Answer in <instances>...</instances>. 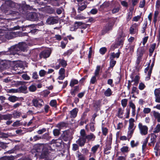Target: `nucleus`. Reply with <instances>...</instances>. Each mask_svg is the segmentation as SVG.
I'll list each match as a JSON object with an SVG mask.
<instances>
[{"instance_id": "obj_61", "label": "nucleus", "mask_w": 160, "mask_h": 160, "mask_svg": "<svg viewBox=\"0 0 160 160\" xmlns=\"http://www.w3.org/2000/svg\"><path fill=\"white\" fill-rule=\"evenodd\" d=\"M78 149L79 147L77 144L74 143L72 144V150L73 151H76Z\"/></svg>"}, {"instance_id": "obj_23", "label": "nucleus", "mask_w": 160, "mask_h": 160, "mask_svg": "<svg viewBox=\"0 0 160 160\" xmlns=\"http://www.w3.org/2000/svg\"><path fill=\"white\" fill-rule=\"evenodd\" d=\"M101 102V100H98L94 103L93 107L96 108V112L98 110V108H100V107Z\"/></svg>"}, {"instance_id": "obj_36", "label": "nucleus", "mask_w": 160, "mask_h": 160, "mask_svg": "<svg viewBox=\"0 0 160 160\" xmlns=\"http://www.w3.org/2000/svg\"><path fill=\"white\" fill-rule=\"evenodd\" d=\"M60 129H55L53 131V135L55 136H58L60 134Z\"/></svg>"}, {"instance_id": "obj_33", "label": "nucleus", "mask_w": 160, "mask_h": 160, "mask_svg": "<svg viewBox=\"0 0 160 160\" xmlns=\"http://www.w3.org/2000/svg\"><path fill=\"white\" fill-rule=\"evenodd\" d=\"M107 51V48L105 47L101 48L99 50V52L102 55H104Z\"/></svg>"}, {"instance_id": "obj_11", "label": "nucleus", "mask_w": 160, "mask_h": 160, "mask_svg": "<svg viewBox=\"0 0 160 160\" xmlns=\"http://www.w3.org/2000/svg\"><path fill=\"white\" fill-rule=\"evenodd\" d=\"M138 24L135 23L132 25L129 29L130 33L133 34L137 33L138 32Z\"/></svg>"}, {"instance_id": "obj_52", "label": "nucleus", "mask_w": 160, "mask_h": 160, "mask_svg": "<svg viewBox=\"0 0 160 160\" xmlns=\"http://www.w3.org/2000/svg\"><path fill=\"white\" fill-rule=\"evenodd\" d=\"M128 100L126 99H124L121 100V104L122 106L124 108L127 105Z\"/></svg>"}, {"instance_id": "obj_43", "label": "nucleus", "mask_w": 160, "mask_h": 160, "mask_svg": "<svg viewBox=\"0 0 160 160\" xmlns=\"http://www.w3.org/2000/svg\"><path fill=\"white\" fill-rule=\"evenodd\" d=\"M61 137L62 139L63 140L65 141H67L68 140V135L64 132L61 135Z\"/></svg>"}, {"instance_id": "obj_27", "label": "nucleus", "mask_w": 160, "mask_h": 160, "mask_svg": "<svg viewBox=\"0 0 160 160\" xmlns=\"http://www.w3.org/2000/svg\"><path fill=\"white\" fill-rule=\"evenodd\" d=\"M12 118H18L21 115V113L18 111H14V112L12 114Z\"/></svg>"}, {"instance_id": "obj_54", "label": "nucleus", "mask_w": 160, "mask_h": 160, "mask_svg": "<svg viewBox=\"0 0 160 160\" xmlns=\"http://www.w3.org/2000/svg\"><path fill=\"white\" fill-rule=\"evenodd\" d=\"M146 87L145 85L142 82L139 83L138 86V88L141 90H143Z\"/></svg>"}, {"instance_id": "obj_55", "label": "nucleus", "mask_w": 160, "mask_h": 160, "mask_svg": "<svg viewBox=\"0 0 160 160\" xmlns=\"http://www.w3.org/2000/svg\"><path fill=\"white\" fill-rule=\"evenodd\" d=\"M120 10L119 7H115L112 10V12L113 14H115L118 12Z\"/></svg>"}, {"instance_id": "obj_15", "label": "nucleus", "mask_w": 160, "mask_h": 160, "mask_svg": "<svg viewBox=\"0 0 160 160\" xmlns=\"http://www.w3.org/2000/svg\"><path fill=\"white\" fill-rule=\"evenodd\" d=\"M124 39L120 35V37L118 38V41L117 42V45H114L113 46H112L111 48H112V47H113L114 48L113 49H114L117 48V46L122 45V46L124 43Z\"/></svg>"}, {"instance_id": "obj_26", "label": "nucleus", "mask_w": 160, "mask_h": 160, "mask_svg": "<svg viewBox=\"0 0 160 160\" xmlns=\"http://www.w3.org/2000/svg\"><path fill=\"white\" fill-rule=\"evenodd\" d=\"M68 123L67 122H61L58 124L57 126L61 129V128L66 127L68 126Z\"/></svg>"}, {"instance_id": "obj_48", "label": "nucleus", "mask_w": 160, "mask_h": 160, "mask_svg": "<svg viewBox=\"0 0 160 160\" xmlns=\"http://www.w3.org/2000/svg\"><path fill=\"white\" fill-rule=\"evenodd\" d=\"M29 89L30 91L33 92L36 90L37 88L35 85H32L29 86Z\"/></svg>"}, {"instance_id": "obj_40", "label": "nucleus", "mask_w": 160, "mask_h": 160, "mask_svg": "<svg viewBox=\"0 0 160 160\" xmlns=\"http://www.w3.org/2000/svg\"><path fill=\"white\" fill-rule=\"evenodd\" d=\"M123 113V111H122V108H118V116L120 118H123L122 115Z\"/></svg>"}, {"instance_id": "obj_47", "label": "nucleus", "mask_w": 160, "mask_h": 160, "mask_svg": "<svg viewBox=\"0 0 160 160\" xmlns=\"http://www.w3.org/2000/svg\"><path fill=\"white\" fill-rule=\"evenodd\" d=\"M142 57L138 56L136 61V64L137 67L139 66L141 62L142 61Z\"/></svg>"}, {"instance_id": "obj_37", "label": "nucleus", "mask_w": 160, "mask_h": 160, "mask_svg": "<svg viewBox=\"0 0 160 160\" xmlns=\"http://www.w3.org/2000/svg\"><path fill=\"white\" fill-rule=\"evenodd\" d=\"M99 147L100 145L99 144H97V145L94 146L92 147L91 148V151L93 152V153H95Z\"/></svg>"}, {"instance_id": "obj_39", "label": "nucleus", "mask_w": 160, "mask_h": 160, "mask_svg": "<svg viewBox=\"0 0 160 160\" xmlns=\"http://www.w3.org/2000/svg\"><path fill=\"white\" fill-rule=\"evenodd\" d=\"M101 66L99 65H98L96 67V68L95 71L94 73V75L96 76H98L99 73V72L100 70Z\"/></svg>"}, {"instance_id": "obj_25", "label": "nucleus", "mask_w": 160, "mask_h": 160, "mask_svg": "<svg viewBox=\"0 0 160 160\" xmlns=\"http://www.w3.org/2000/svg\"><path fill=\"white\" fill-rule=\"evenodd\" d=\"M2 120H10L12 118V114H7L2 115Z\"/></svg>"}, {"instance_id": "obj_58", "label": "nucleus", "mask_w": 160, "mask_h": 160, "mask_svg": "<svg viewBox=\"0 0 160 160\" xmlns=\"http://www.w3.org/2000/svg\"><path fill=\"white\" fill-rule=\"evenodd\" d=\"M78 160H85V157L82 154H78Z\"/></svg>"}, {"instance_id": "obj_30", "label": "nucleus", "mask_w": 160, "mask_h": 160, "mask_svg": "<svg viewBox=\"0 0 160 160\" xmlns=\"http://www.w3.org/2000/svg\"><path fill=\"white\" fill-rule=\"evenodd\" d=\"M112 92L110 88L108 89L104 92V95L107 97H109L112 94Z\"/></svg>"}, {"instance_id": "obj_1", "label": "nucleus", "mask_w": 160, "mask_h": 160, "mask_svg": "<svg viewBox=\"0 0 160 160\" xmlns=\"http://www.w3.org/2000/svg\"><path fill=\"white\" fill-rule=\"evenodd\" d=\"M34 26V25L33 24H30L27 25L26 26L23 25L21 28H22V31H27V29H28V32H25V33H22L21 32L20 35L21 36H25L27 35L28 33L31 32L32 33H35L37 30V29H31V28H32Z\"/></svg>"}, {"instance_id": "obj_16", "label": "nucleus", "mask_w": 160, "mask_h": 160, "mask_svg": "<svg viewBox=\"0 0 160 160\" xmlns=\"http://www.w3.org/2000/svg\"><path fill=\"white\" fill-rule=\"evenodd\" d=\"M157 137V136L154 133H152L151 134V142L148 144V145L149 146H151V144H152L154 146L156 142V138Z\"/></svg>"}, {"instance_id": "obj_22", "label": "nucleus", "mask_w": 160, "mask_h": 160, "mask_svg": "<svg viewBox=\"0 0 160 160\" xmlns=\"http://www.w3.org/2000/svg\"><path fill=\"white\" fill-rule=\"evenodd\" d=\"M78 109L75 108L71 111V118H75L77 116Z\"/></svg>"}, {"instance_id": "obj_45", "label": "nucleus", "mask_w": 160, "mask_h": 160, "mask_svg": "<svg viewBox=\"0 0 160 160\" xmlns=\"http://www.w3.org/2000/svg\"><path fill=\"white\" fill-rule=\"evenodd\" d=\"M102 130L103 135L105 136H106L108 133V129L106 127H102Z\"/></svg>"}, {"instance_id": "obj_6", "label": "nucleus", "mask_w": 160, "mask_h": 160, "mask_svg": "<svg viewBox=\"0 0 160 160\" xmlns=\"http://www.w3.org/2000/svg\"><path fill=\"white\" fill-rule=\"evenodd\" d=\"M140 133L142 135H146L148 133V128L146 126H143L141 123L138 125Z\"/></svg>"}, {"instance_id": "obj_21", "label": "nucleus", "mask_w": 160, "mask_h": 160, "mask_svg": "<svg viewBox=\"0 0 160 160\" xmlns=\"http://www.w3.org/2000/svg\"><path fill=\"white\" fill-rule=\"evenodd\" d=\"M149 138V136L147 137L143 142V144L142 146V152H144V149L146 148Z\"/></svg>"}, {"instance_id": "obj_18", "label": "nucleus", "mask_w": 160, "mask_h": 160, "mask_svg": "<svg viewBox=\"0 0 160 160\" xmlns=\"http://www.w3.org/2000/svg\"><path fill=\"white\" fill-rule=\"evenodd\" d=\"M96 138L95 136L92 133L86 135L85 137L86 139H87L88 141H93Z\"/></svg>"}, {"instance_id": "obj_20", "label": "nucleus", "mask_w": 160, "mask_h": 160, "mask_svg": "<svg viewBox=\"0 0 160 160\" xmlns=\"http://www.w3.org/2000/svg\"><path fill=\"white\" fill-rule=\"evenodd\" d=\"M75 25H77V26H81V28L85 29L88 27L87 24L81 22H76L75 23Z\"/></svg>"}, {"instance_id": "obj_35", "label": "nucleus", "mask_w": 160, "mask_h": 160, "mask_svg": "<svg viewBox=\"0 0 160 160\" xmlns=\"http://www.w3.org/2000/svg\"><path fill=\"white\" fill-rule=\"evenodd\" d=\"M122 153L128 152L129 151V147L128 146H123L120 149Z\"/></svg>"}, {"instance_id": "obj_64", "label": "nucleus", "mask_w": 160, "mask_h": 160, "mask_svg": "<svg viewBox=\"0 0 160 160\" xmlns=\"http://www.w3.org/2000/svg\"><path fill=\"white\" fill-rule=\"evenodd\" d=\"M132 17V13L129 12L128 13V15L127 17V21H129Z\"/></svg>"}, {"instance_id": "obj_63", "label": "nucleus", "mask_w": 160, "mask_h": 160, "mask_svg": "<svg viewBox=\"0 0 160 160\" xmlns=\"http://www.w3.org/2000/svg\"><path fill=\"white\" fill-rule=\"evenodd\" d=\"M73 51L72 49H69L68 50L67 52H65L64 53V56H69L70 55Z\"/></svg>"}, {"instance_id": "obj_46", "label": "nucleus", "mask_w": 160, "mask_h": 160, "mask_svg": "<svg viewBox=\"0 0 160 160\" xmlns=\"http://www.w3.org/2000/svg\"><path fill=\"white\" fill-rule=\"evenodd\" d=\"M0 151L2 149H6L8 147L7 144L3 142H0Z\"/></svg>"}, {"instance_id": "obj_42", "label": "nucleus", "mask_w": 160, "mask_h": 160, "mask_svg": "<svg viewBox=\"0 0 160 160\" xmlns=\"http://www.w3.org/2000/svg\"><path fill=\"white\" fill-rule=\"evenodd\" d=\"M95 123V122H92L90 123V129L92 132L94 131L95 130V128L94 125Z\"/></svg>"}, {"instance_id": "obj_50", "label": "nucleus", "mask_w": 160, "mask_h": 160, "mask_svg": "<svg viewBox=\"0 0 160 160\" xmlns=\"http://www.w3.org/2000/svg\"><path fill=\"white\" fill-rule=\"evenodd\" d=\"M160 131V124H158L156 126V128H154L153 131V132L154 133H157Z\"/></svg>"}, {"instance_id": "obj_13", "label": "nucleus", "mask_w": 160, "mask_h": 160, "mask_svg": "<svg viewBox=\"0 0 160 160\" xmlns=\"http://www.w3.org/2000/svg\"><path fill=\"white\" fill-rule=\"evenodd\" d=\"M11 8L6 7L4 9H2V10L4 12L6 15H12L15 14V11L12 10Z\"/></svg>"}, {"instance_id": "obj_10", "label": "nucleus", "mask_w": 160, "mask_h": 160, "mask_svg": "<svg viewBox=\"0 0 160 160\" xmlns=\"http://www.w3.org/2000/svg\"><path fill=\"white\" fill-rule=\"evenodd\" d=\"M18 51H21L25 52L27 51L26 46L22 42H19L17 44Z\"/></svg>"}, {"instance_id": "obj_32", "label": "nucleus", "mask_w": 160, "mask_h": 160, "mask_svg": "<svg viewBox=\"0 0 160 160\" xmlns=\"http://www.w3.org/2000/svg\"><path fill=\"white\" fill-rule=\"evenodd\" d=\"M78 13H80L81 12L83 11L87 7V5H83L81 6H79L78 5Z\"/></svg>"}, {"instance_id": "obj_59", "label": "nucleus", "mask_w": 160, "mask_h": 160, "mask_svg": "<svg viewBox=\"0 0 160 160\" xmlns=\"http://www.w3.org/2000/svg\"><path fill=\"white\" fill-rule=\"evenodd\" d=\"M80 135L81 136V137L85 138L86 135L85 131L84 129H82L81 130L80 132Z\"/></svg>"}, {"instance_id": "obj_7", "label": "nucleus", "mask_w": 160, "mask_h": 160, "mask_svg": "<svg viewBox=\"0 0 160 160\" xmlns=\"http://www.w3.org/2000/svg\"><path fill=\"white\" fill-rule=\"evenodd\" d=\"M7 52H8V55H14L17 54L16 52H18V49L17 44L9 48Z\"/></svg>"}, {"instance_id": "obj_53", "label": "nucleus", "mask_w": 160, "mask_h": 160, "mask_svg": "<svg viewBox=\"0 0 160 160\" xmlns=\"http://www.w3.org/2000/svg\"><path fill=\"white\" fill-rule=\"evenodd\" d=\"M57 104V101L56 100H51L50 102V105L52 107H55Z\"/></svg>"}, {"instance_id": "obj_60", "label": "nucleus", "mask_w": 160, "mask_h": 160, "mask_svg": "<svg viewBox=\"0 0 160 160\" xmlns=\"http://www.w3.org/2000/svg\"><path fill=\"white\" fill-rule=\"evenodd\" d=\"M145 0H142L139 3V7L142 8L145 6Z\"/></svg>"}, {"instance_id": "obj_14", "label": "nucleus", "mask_w": 160, "mask_h": 160, "mask_svg": "<svg viewBox=\"0 0 160 160\" xmlns=\"http://www.w3.org/2000/svg\"><path fill=\"white\" fill-rule=\"evenodd\" d=\"M86 142V139L85 138L79 137L76 142L80 147L83 146Z\"/></svg>"}, {"instance_id": "obj_12", "label": "nucleus", "mask_w": 160, "mask_h": 160, "mask_svg": "<svg viewBox=\"0 0 160 160\" xmlns=\"http://www.w3.org/2000/svg\"><path fill=\"white\" fill-rule=\"evenodd\" d=\"M16 3L12 1L11 0H8L6 1L5 2V5H4V8L6 7L13 8H15Z\"/></svg>"}, {"instance_id": "obj_44", "label": "nucleus", "mask_w": 160, "mask_h": 160, "mask_svg": "<svg viewBox=\"0 0 160 160\" xmlns=\"http://www.w3.org/2000/svg\"><path fill=\"white\" fill-rule=\"evenodd\" d=\"M5 37L8 40H10L13 38V37L12 34V33H9L5 34Z\"/></svg>"}, {"instance_id": "obj_51", "label": "nucleus", "mask_w": 160, "mask_h": 160, "mask_svg": "<svg viewBox=\"0 0 160 160\" xmlns=\"http://www.w3.org/2000/svg\"><path fill=\"white\" fill-rule=\"evenodd\" d=\"M97 76H96L94 75V76L92 77L90 80V83L92 84H94L95 82H96L97 81L96 79V77Z\"/></svg>"}, {"instance_id": "obj_41", "label": "nucleus", "mask_w": 160, "mask_h": 160, "mask_svg": "<svg viewBox=\"0 0 160 160\" xmlns=\"http://www.w3.org/2000/svg\"><path fill=\"white\" fill-rule=\"evenodd\" d=\"M138 52L139 54L138 56L142 57L143 54L145 52V50L144 48L142 47L140 49L138 50Z\"/></svg>"}, {"instance_id": "obj_57", "label": "nucleus", "mask_w": 160, "mask_h": 160, "mask_svg": "<svg viewBox=\"0 0 160 160\" xmlns=\"http://www.w3.org/2000/svg\"><path fill=\"white\" fill-rule=\"evenodd\" d=\"M46 72H47L44 70H41L39 72V75L41 77H43L45 75Z\"/></svg>"}, {"instance_id": "obj_3", "label": "nucleus", "mask_w": 160, "mask_h": 160, "mask_svg": "<svg viewBox=\"0 0 160 160\" xmlns=\"http://www.w3.org/2000/svg\"><path fill=\"white\" fill-rule=\"evenodd\" d=\"M27 17L28 19L31 21H36L38 20V14L35 12H31L28 13Z\"/></svg>"}, {"instance_id": "obj_56", "label": "nucleus", "mask_w": 160, "mask_h": 160, "mask_svg": "<svg viewBox=\"0 0 160 160\" xmlns=\"http://www.w3.org/2000/svg\"><path fill=\"white\" fill-rule=\"evenodd\" d=\"M141 15L142 13H141L140 15H138L134 17L132 19V21L138 22L141 18Z\"/></svg>"}, {"instance_id": "obj_62", "label": "nucleus", "mask_w": 160, "mask_h": 160, "mask_svg": "<svg viewBox=\"0 0 160 160\" xmlns=\"http://www.w3.org/2000/svg\"><path fill=\"white\" fill-rule=\"evenodd\" d=\"M152 70L150 69L149 70L148 73V76L146 77V79L147 80H149L150 79L151 74L152 72Z\"/></svg>"}, {"instance_id": "obj_19", "label": "nucleus", "mask_w": 160, "mask_h": 160, "mask_svg": "<svg viewBox=\"0 0 160 160\" xmlns=\"http://www.w3.org/2000/svg\"><path fill=\"white\" fill-rule=\"evenodd\" d=\"M32 102L33 105L36 107H41L42 106V104L39 103V101L37 99H33L32 100Z\"/></svg>"}, {"instance_id": "obj_4", "label": "nucleus", "mask_w": 160, "mask_h": 160, "mask_svg": "<svg viewBox=\"0 0 160 160\" xmlns=\"http://www.w3.org/2000/svg\"><path fill=\"white\" fill-rule=\"evenodd\" d=\"M58 19L57 17H49L47 19L46 22L49 25H53L58 23Z\"/></svg>"}, {"instance_id": "obj_29", "label": "nucleus", "mask_w": 160, "mask_h": 160, "mask_svg": "<svg viewBox=\"0 0 160 160\" xmlns=\"http://www.w3.org/2000/svg\"><path fill=\"white\" fill-rule=\"evenodd\" d=\"M58 61H59V64L61 65V66L64 68L66 67L67 65V62L64 59H59L58 60Z\"/></svg>"}, {"instance_id": "obj_17", "label": "nucleus", "mask_w": 160, "mask_h": 160, "mask_svg": "<svg viewBox=\"0 0 160 160\" xmlns=\"http://www.w3.org/2000/svg\"><path fill=\"white\" fill-rule=\"evenodd\" d=\"M20 99H21L22 100L24 99L22 97L19 98L18 97H17L15 96H11L9 97L8 98V100L12 102H14L20 100Z\"/></svg>"}, {"instance_id": "obj_5", "label": "nucleus", "mask_w": 160, "mask_h": 160, "mask_svg": "<svg viewBox=\"0 0 160 160\" xmlns=\"http://www.w3.org/2000/svg\"><path fill=\"white\" fill-rule=\"evenodd\" d=\"M51 53V51L49 50H44L40 53L39 55L40 58L41 59L42 58H48L50 56Z\"/></svg>"}, {"instance_id": "obj_38", "label": "nucleus", "mask_w": 160, "mask_h": 160, "mask_svg": "<svg viewBox=\"0 0 160 160\" xmlns=\"http://www.w3.org/2000/svg\"><path fill=\"white\" fill-rule=\"evenodd\" d=\"M51 137L49 136V133H46L44 134L42 136V138L47 140H49L51 138Z\"/></svg>"}, {"instance_id": "obj_28", "label": "nucleus", "mask_w": 160, "mask_h": 160, "mask_svg": "<svg viewBox=\"0 0 160 160\" xmlns=\"http://www.w3.org/2000/svg\"><path fill=\"white\" fill-rule=\"evenodd\" d=\"M110 66L108 68V70L110 68H113L116 63V61L113 60L112 58H110Z\"/></svg>"}, {"instance_id": "obj_2", "label": "nucleus", "mask_w": 160, "mask_h": 160, "mask_svg": "<svg viewBox=\"0 0 160 160\" xmlns=\"http://www.w3.org/2000/svg\"><path fill=\"white\" fill-rule=\"evenodd\" d=\"M50 148L49 146L44 147L42 150V152L40 153V154H39V156H37V153H35V156L37 158L38 157L40 159L47 158L50 152L49 151Z\"/></svg>"}, {"instance_id": "obj_49", "label": "nucleus", "mask_w": 160, "mask_h": 160, "mask_svg": "<svg viewBox=\"0 0 160 160\" xmlns=\"http://www.w3.org/2000/svg\"><path fill=\"white\" fill-rule=\"evenodd\" d=\"M20 121L17 120L13 123L12 125L14 127H17L22 125V123L20 122Z\"/></svg>"}, {"instance_id": "obj_24", "label": "nucleus", "mask_w": 160, "mask_h": 160, "mask_svg": "<svg viewBox=\"0 0 160 160\" xmlns=\"http://www.w3.org/2000/svg\"><path fill=\"white\" fill-rule=\"evenodd\" d=\"M120 53L119 50H118V52L116 53H115L114 52H112L110 56V58H112L113 59V58H118L120 56Z\"/></svg>"}, {"instance_id": "obj_34", "label": "nucleus", "mask_w": 160, "mask_h": 160, "mask_svg": "<svg viewBox=\"0 0 160 160\" xmlns=\"http://www.w3.org/2000/svg\"><path fill=\"white\" fill-rule=\"evenodd\" d=\"M4 160H14L15 157L12 155L10 156H5L3 157Z\"/></svg>"}, {"instance_id": "obj_8", "label": "nucleus", "mask_w": 160, "mask_h": 160, "mask_svg": "<svg viewBox=\"0 0 160 160\" xmlns=\"http://www.w3.org/2000/svg\"><path fill=\"white\" fill-rule=\"evenodd\" d=\"M113 25L110 22L107 23L103 28L102 33V35L107 33L109 30H112L113 28Z\"/></svg>"}, {"instance_id": "obj_9", "label": "nucleus", "mask_w": 160, "mask_h": 160, "mask_svg": "<svg viewBox=\"0 0 160 160\" xmlns=\"http://www.w3.org/2000/svg\"><path fill=\"white\" fill-rule=\"evenodd\" d=\"M155 96V101L158 103H160V88H156L154 91Z\"/></svg>"}, {"instance_id": "obj_31", "label": "nucleus", "mask_w": 160, "mask_h": 160, "mask_svg": "<svg viewBox=\"0 0 160 160\" xmlns=\"http://www.w3.org/2000/svg\"><path fill=\"white\" fill-rule=\"evenodd\" d=\"M78 80L74 79H72L70 82V86L72 87L75 85L78 84Z\"/></svg>"}]
</instances>
